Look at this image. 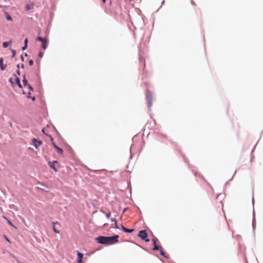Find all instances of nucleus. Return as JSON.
Listing matches in <instances>:
<instances>
[{"instance_id": "obj_1", "label": "nucleus", "mask_w": 263, "mask_h": 263, "mask_svg": "<svg viewBox=\"0 0 263 263\" xmlns=\"http://www.w3.org/2000/svg\"><path fill=\"white\" fill-rule=\"evenodd\" d=\"M118 235L112 237H105L100 236L96 238L95 240L99 243L103 245H111L118 241Z\"/></svg>"}, {"instance_id": "obj_2", "label": "nucleus", "mask_w": 263, "mask_h": 263, "mask_svg": "<svg viewBox=\"0 0 263 263\" xmlns=\"http://www.w3.org/2000/svg\"><path fill=\"white\" fill-rule=\"evenodd\" d=\"M138 236L142 240L146 242H149V239L148 238L147 234L145 230H141L138 233Z\"/></svg>"}, {"instance_id": "obj_3", "label": "nucleus", "mask_w": 263, "mask_h": 263, "mask_svg": "<svg viewBox=\"0 0 263 263\" xmlns=\"http://www.w3.org/2000/svg\"><path fill=\"white\" fill-rule=\"evenodd\" d=\"M36 41H39L42 42V47L43 49H46L47 47L48 42L46 38H43L42 37L39 36L36 38Z\"/></svg>"}, {"instance_id": "obj_4", "label": "nucleus", "mask_w": 263, "mask_h": 263, "mask_svg": "<svg viewBox=\"0 0 263 263\" xmlns=\"http://www.w3.org/2000/svg\"><path fill=\"white\" fill-rule=\"evenodd\" d=\"M48 163L49 166L51 168H52L54 171L55 172H57L58 171V170L55 167V164H59V163L57 161L54 160L52 162L49 161Z\"/></svg>"}, {"instance_id": "obj_5", "label": "nucleus", "mask_w": 263, "mask_h": 263, "mask_svg": "<svg viewBox=\"0 0 263 263\" xmlns=\"http://www.w3.org/2000/svg\"><path fill=\"white\" fill-rule=\"evenodd\" d=\"M32 143L34 146L37 149L42 144V142L37 140L35 138H33L32 139Z\"/></svg>"}, {"instance_id": "obj_6", "label": "nucleus", "mask_w": 263, "mask_h": 263, "mask_svg": "<svg viewBox=\"0 0 263 263\" xmlns=\"http://www.w3.org/2000/svg\"><path fill=\"white\" fill-rule=\"evenodd\" d=\"M152 241H153V245H154V248H153L154 250H159L160 249L162 248V247L161 246H158L157 245V241H158V239H157V238L154 237L152 239Z\"/></svg>"}, {"instance_id": "obj_7", "label": "nucleus", "mask_w": 263, "mask_h": 263, "mask_svg": "<svg viewBox=\"0 0 263 263\" xmlns=\"http://www.w3.org/2000/svg\"><path fill=\"white\" fill-rule=\"evenodd\" d=\"M77 255H78V259H77V263H83L82 262V259L83 258V254L80 252H78V253H77Z\"/></svg>"}, {"instance_id": "obj_8", "label": "nucleus", "mask_w": 263, "mask_h": 263, "mask_svg": "<svg viewBox=\"0 0 263 263\" xmlns=\"http://www.w3.org/2000/svg\"><path fill=\"white\" fill-rule=\"evenodd\" d=\"M52 224L53 225V230L54 232L58 234L60 233V231L59 230H58L55 227V224H60V223L58 221H55V222H52Z\"/></svg>"}, {"instance_id": "obj_9", "label": "nucleus", "mask_w": 263, "mask_h": 263, "mask_svg": "<svg viewBox=\"0 0 263 263\" xmlns=\"http://www.w3.org/2000/svg\"><path fill=\"white\" fill-rule=\"evenodd\" d=\"M55 148L57 149V152L58 154L60 155H62L63 153V151L62 148L58 147L57 145H55Z\"/></svg>"}, {"instance_id": "obj_10", "label": "nucleus", "mask_w": 263, "mask_h": 263, "mask_svg": "<svg viewBox=\"0 0 263 263\" xmlns=\"http://www.w3.org/2000/svg\"><path fill=\"white\" fill-rule=\"evenodd\" d=\"M9 81L10 83H11L12 85H14V84L15 83V82H14V79L13 78H9Z\"/></svg>"}, {"instance_id": "obj_11", "label": "nucleus", "mask_w": 263, "mask_h": 263, "mask_svg": "<svg viewBox=\"0 0 263 263\" xmlns=\"http://www.w3.org/2000/svg\"><path fill=\"white\" fill-rule=\"evenodd\" d=\"M9 43L7 42H4L3 44V46L4 48H7L9 45Z\"/></svg>"}, {"instance_id": "obj_12", "label": "nucleus", "mask_w": 263, "mask_h": 263, "mask_svg": "<svg viewBox=\"0 0 263 263\" xmlns=\"http://www.w3.org/2000/svg\"><path fill=\"white\" fill-rule=\"evenodd\" d=\"M15 76V77H14V81H15L17 84L19 83V82H20L19 78L16 77L15 76Z\"/></svg>"}, {"instance_id": "obj_13", "label": "nucleus", "mask_w": 263, "mask_h": 263, "mask_svg": "<svg viewBox=\"0 0 263 263\" xmlns=\"http://www.w3.org/2000/svg\"><path fill=\"white\" fill-rule=\"evenodd\" d=\"M31 9V7L29 5H27L26 6V7H25L26 10H30Z\"/></svg>"}, {"instance_id": "obj_14", "label": "nucleus", "mask_w": 263, "mask_h": 263, "mask_svg": "<svg viewBox=\"0 0 263 263\" xmlns=\"http://www.w3.org/2000/svg\"><path fill=\"white\" fill-rule=\"evenodd\" d=\"M6 18L8 20H9V21H12V17L9 15H8L7 16H6Z\"/></svg>"}, {"instance_id": "obj_15", "label": "nucleus", "mask_w": 263, "mask_h": 263, "mask_svg": "<svg viewBox=\"0 0 263 263\" xmlns=\"http://www.w3.org/2000/svg\"><path fill=\"white\" fill-rule=\"evenodd\" d=\"M43 54H44V52L40 51L39 53V57L40 58H42L43 56Z\"/></svg>"}, {"instance_id": "obj_16", "label": "nucleus", "mask_w": 263, "mask_h": 263, "mask_svg": "<svg viewBox=\"0 0 263 263\" xmlns=\"http://www.w3.org/2000/svg\"><path fill=\"white\" fill-rule=\"evenodd\" d=\"M4 218L5 219H7V221H8V223H9L10 225H11V226H13V224L11 223V222L10 220H8V219H7V218L6 217L4 216Z\"/></svg>"}, {"instance_id": "obj_17", "label": "nucleus", "mask_w": 263, "mask_h": 263, "mask_svg": "<svg viewBox=\"0 0 263 263\" xmlns=\"http://www.w3.org/2000/svg\"><path fill=\"white\" fill-rule=\"evenodd\" d=\"M159 250H160V254H161V255H163V256H165V253H164V252L162 250V248H161V249H160Z\"/></svg>"}, {"instance_id": "obj_18", "label": "nucleus", "mask_w": 263, "mask_h": 263, "mask_svg": "<svg viewBox=\"0 0 263 263\" xmlns=\"http://www.w3.org/2000/svg\"><path fill=\"white\" fill-rule=\"evenodd\" d=\"M134 229H127V230H126V232H127V233H132L134 231Z\"/></svg>"}, {"instance_id": "obj_19", "label": "nucleus", "mask_w": 263, "mask_h": 263, "mask_svg": "<svg viewBox=\"0 0 263 263\" xmlns=\"http://www.w3.org/2000/svg\"><path fill=\"white\" fill-rule=\"evenodd\" d=\"M29 64L30 65H32L33 64V61L32 60H30L29 61Z\"/></svg>"}, {"instance_id": "obj_20", "label": "nucleus", "mask_w": 263, "mask_h": 263, "mask_svg": "<svg viewBox=\"0 0 263 263\" xmlns=\"http://www.w3.org/2000/svg\"><path fill=\"white\" fill-rule=\"evenodd\" d=\"M122 229L123 230L124 232H126L127 229L124 227L123 226H122Z\"/></svg>"}, {"instance_id": "obj_21", "label": "nucleus", "mask_w": 263, "mask_h": 263, "mask_svg": "<svg viewBox=\"0 0 263 263\" xmlns=\"http://www.w3.org/2000/svg\"><path fill=\"white\" fill-rule=\"evenodd\" d=\"M122 229L123 230L124 232H126L127 229L124 227L123 226H122Z\"/></svg>"}, {"instance_id": "obj_22", "label": "nucleus", "mask_w": 263, "mask_h": 263, "mask_svg": "<svg viewBox=\"0 0 263 263\" xmlns=\"http://www.w3.org/2000/svg\"><path fill=\"white\" fill-rule=\"evenodd\" d=\"M3 60L2 58H1L0 59V66H3Z\"/></svg>"}, {"instance_id": "obj_23", "label": "nucleus", "mask_w": 263, "mask_h": 263, "mask_svg": "<svg viewBox=\"0 0 263 263\" xmlns=\"http://www.w3.org/2000/svg\"><path fill=\"white\" fill-rule=\"evenodd\" d=\"M110 215H111V213H107L106 214V216L107 218H109V217L110 216Z\"/></svg>"}, {"instance_id": "obj_24", "label": "nucleus", "mask_w": 263, "mask_h": 263, "mask_svg": "<svg viewBox=\"0 0 263 263\" xmlns=\"http://www.w3.org/2000/svg\"><path fill=\"white\" fill-rule=\"evenodd\" d=\"M27 43H28V39H26L25 40V45H26V47H27Z\"/></svg>"}, {"instance_id": "obj_25", "label": "nucleus", "mask_w": 263, "mask_h": 263, "mask_svg": "<svg viewBox=\"0 0 263 263\" xmlns=\"http://www.w3.org/2000/svg\"><path fill=\"white\" fill-rule=\"evenodd\" d=\"M23 81L25 85L27 84V81L26 79H24Z\"/></svg>"}, {"instance_id": "obj_26", "label": "nucleus", "mask_w": 263, "mask_h": 263, "mask_svg": "<svg viewBox=\"0 0 263 263\" xmlns=\"http://www.w3.org/2000/svg\"><path fill=\"white\" fill-rule=\"evenodd\" d=\"M49 137H50V139H51V142H54V141H53V138H52L50 135L49 136Z\"/></svg>"}, {"instance_id": "obj_27", "label": "nucleus", "mask_w": 263, "mask_h": 263, "mask_svg": "<svg viewBox=\"0 0 263 263\" xmlns=\"http://www.w3.org/2000/svg\"><path fill=\"white\" fill-rule=\"evenodd\" d=\"M17 85H18V86L20 88H21V87H22V85H21V84L20 82H19V83H17Z\"/></svg>"}, {"instance_id": "obj_28", "label": "nucleus", "mask_w": 263, "mask_h": 263, "mask_svg": "<svg viewBox=\"0 0 263 263\" xmlns=\"http://www.w3.org/2000/svg\"><path fill=\"white\" fill-rule=\"evenodd\" d=\"M5 67H1V68L2 70H5Z\"/></svg>"}, {"instance_id": "obj_29", "label": "nucleus", "mask_w": 263, "mask_h": 263, "mask_svg": "<svg viewBox=\"0 0 263 263\" xmlns=\"http://www.w3.org/2000/svg\"><path fill=\"white\" fill-rule=\"evenodd\" d=\"M26 48L27 47H26V45H25V46L22 48V49L23 50H25Z\"/></svg>"}, {"instance_id": "obj_30", "label": "nucleus", "mask_w": 263, "mask_h": 263, "mask_svg": "<svg viewBox=\"0 0 263 263\" xmlns=\"http://www.w3.org/2000/svg\"><path fill=\"white\" fill-rule=\"evenodd\" d=\"M115 222H116V228L119 229V228H118V227L117 226V221L116 220Z\"/></svg>"}, {"instance_id": "obj_31", "label": "nucleus", "mask_w": 263, "mask_h": 263, "mask_svg": "<svg viewBox=\"0 0 263 263\" xmlns=\"http://www.w3.org/2000/svg\"><path fill=\"white\" fill-rule=\"evenodd\" d=\"M52 145L54 146V147H55V145H57L54 142H52Z\"/></svg>"}, {"instance_id": "obj_32", "label": "nucleus", "mask_w": 263, "mask_h": 263, "mask_svg": "<svg viewBox=\"0 0 263 263\" xmlns=\"http://www.w3.org/2000/svg\"><path fill=\"white\" fill-rule=\"evenodd\" d=\"M29 89L30 90H32V88L31 87V86L30 85H29Z\"/></svg>"}, {"instance_id": "obj_33", "label": "nucleus", "mask_w": 263, "mask_h": 263, "mask_svg": "<svg viewBox=\"0 0 263 263\" xmlns=\"http://www.w3.org/2000/svg\"><path fill=\"white\" fill-rule=\"evenodd\" d=\"M102 2L103 3H105L106 2V0H102Z\"/></svg>"}, {"instance_id": "obj_34", "label": "nucleus", "mask_w": 263, "mask_h": 263, "mask_svg": "<svg viewBox=\"0 0 263 263\" xmlns=\"http://www.w3.org/2000/svg\"><path fill=\"white\" fill-rule=\"evenodd\" d=\"M17 72L18 74H20L19 70H17Z\"/></svg>"}, {"instance_id": "obj_35", "label": "nucleus", "mask_w": 263, "mask_h": 263, "mask_svg": "<svg viewBox=\"0 0 263 263\" xmlns=\"http://www.w3.org/2000/svg\"><path fill=\"white\" fill-rule=\"evenodd\" d=\"M11 256H12L13 257H14V258H15V257L13 254H11Z\"/></svg>"}, {"instance_id": "obj_36", "label": "nucleus", "mask_w": 263, "mask_h": 263, "mask_svg": "<svg viewBox=\"0 0 263 263\" xmlns=\"http://www.w3.org/2000/svg\"><path fill=\"white\" fill-rule=\"evenodd\" d=\"M6 239L8 241L10 242L9 240L7 238H6Z\"/></svg>"}, {"instance_id": "obj_37", "label": "nucleus", "mask_w": 263, "mask_h": 263, "mask_svg": "<svg viewBox=\"0 0 263 263\" xmlns=\"http://www.w3.org/2000/svg\"><path fill=\"white\" fill-rule=\"evenodd\" d=\"M33 100H35V98L33 97V99H32Z\"/></svg>"}]
</instances>
